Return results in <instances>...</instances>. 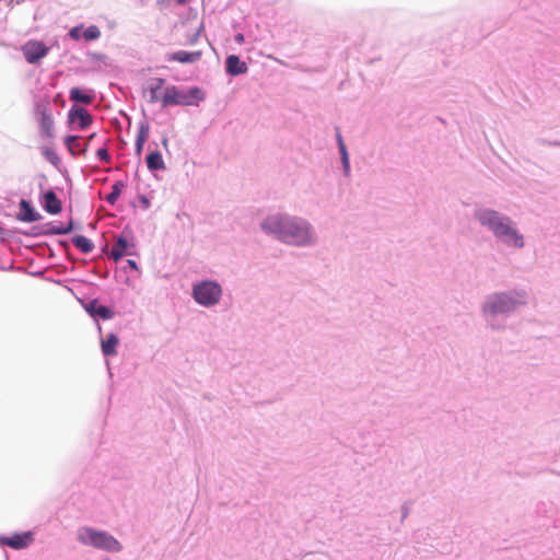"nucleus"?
<instances>
[{"mask_svg":"<svg viewBox=\"0 0 560 560\" xmlns=\"http://www.w3.org/2000/svg\"><path fill=\"white\" fill-rule=\"evenodd\" d=\"M150 136V125L143 119L138 124L137 137L135 141V154L140 156L143 152L144 144Z\"/></svg>","mask_w":560,"mask_h":560,"instance_id":"412c9836","label":"nucleus"},{"mask_svg":"<svg viewBox=\"0 0 560 560\" xmlns=\"http://www.w3.org/2000/svg\"><path fill=\"white\" fill-rule=\"evenodd\" d=\"M202 56L201 50L188 51L177 50L166 55V61H175L184 65L195 63L200 60Z\"/></svg>","mask_w":560,"mask_h":560,"instance_id":"6ab92c4d","label":"nucleus"},{"mask_svg":"<svg viewBox=\"0 0 560 560\" xmlns=\"http://www.w3.org/2000/svg\"><path fill=\"white\" fill-rule=\"evenodd\" d=\"M39 203L45 212L51 215H57L62 211V201L57 196L52 188L43 190L40 185Z\"/></svg>","mask_w":560,"mask_h":560,"instance_id":"ddd939ff","label":"nucleus"},{"mask_svg":"<svg viewBox=\"0 0 560 560\" xmlns=\"http://www.w3.org/2000/svg\"><path fill=\"white\" fill-rule=\"evenodd\" d=\"M38 124L39 136L44 139H51L55 137V122L51 114H43L36 119Z\"/></svg>","mask_w":560,"mask_h":560,"instance_id":"4be33fe9","label":"nucleus"},{"mask_svg":"<svg viewBox=\"0 0 560 560\" xmlns=\"http://www.w3.org/2000/svg\"><path fill=\"white\" fill-rule=\"evenodd\" d=\"M71 243L81 254L84 255L91 254L95 248L93 241L82 234H75L72 236Z\"/></svg>","mask_w":560,"mask_h":560,"instance_id":"393cba45","label":"nucleus"},{"mask_svg":"<svg viewBox=\"0 0 560 560\" xmlns=\"http://www.w3.org/2000/svg\"><path fill=\"white\" fill-rule=\"evenodd\" d=\"M13 229L9 230V229H4L0 225V234L3 235V236H11L13 235L14 233L12 232Z\"/></svg>","mask_w":560,"mask_h":560,"instance_id":"4c0bfd02","label":"nucleus"},{"mask_svg":"<svg viewBox=\"0 0 560 560\" xmlns=\"http://www.w3.org/2000/svg\"><path fill=\"white\" fill-rule=\"evenodd\" d=\"M40 153L47 162H49L57 170H60L61 159L57 154V152L55 151L54 148H50L48 145H43V147H40Z\"/></svg>","mask_w":560,"mask_h":560,"instance_id":"cd10ccee","label":"nucleus"},{"mask_svg":"<svg viewBox=\"0 0 560 560\" xmlns=\"http://www.w3.org/2000/svg\"><path fill=\"white\" fill-rule=\"evenodd\" d=\"M259 226L266 235L287 245L305 247L316 241L314 228L306 219L285 212L268 214Z\"/></svg>","mask_w":560,"mask_h":560,"instance_id":"f257e3e1","label":"nucleus"},{"mask_svg":"<svg viewBox=\"0 0 560 560\" xmlns=\"http://www.w3.org/2000/svg\"><path fill=\"white\" fill-rule=\"evenodd\" d=\"M167 142H168L167 137H163V139H162V144H163L165 148L167 147Z\"/></svg>","mask_w":560,"mask_h":560,"instance_id":"37998d69","label":"nucleus"},{"mask_svg":"<svg viewBox=\"0 0 560 560\" xmlns=\"http://www.w3.org/2000/svg\"><path fill=\"white\" fill-rule=\"evenodd\" d=\"M224 70L228 75L235 78L247 73L248 66L238 55L232 54L225 57Z\"/></svg>","mask_w":560,"mask_h":560,"instance_id":"dca6fc26","label":"nucleus"},{"mask_svg":"<svg viewBox=\"0 0 560 560\" xmlns=\"http://www.w3.org/2000/svg\"><path fill=\"white\" fill-rule=\"evenodd\" d=\"M68 37L72 40H84L86 43L97 40L102 33L98 26L92 24L85 26L83 23L72 26L68 32Z\"/></svg>","mask_w":560,"mask_h":560,"instance_id":"9b49d317","label":"nucleus"},{"mask_svg":"<svg viewBox=\"0 0 560 560\" xmlns=\"http://www.w3.org/2000/svg\"><path fill=\"white\" fill-rule=\"evenodd\" d=\"M119 337L116 332H108L104 338L101 339V350L105 358H112L117 354L119 346Z\"/></svg>","mask_w":560,"mask_h":560,"instance_id":"aec40b11","label":"nucleus"},{"mask_svg":"<svg viewBox=\"0 0 560 560\" xmlns=\"http://www.w3.org/2000/svg\"><path fill=\"white\" fill-rule=\"evenodd\" d=\"M125 283H126L127 285H130V280H129V278H126Z\"/></svg>","mask_w":560,"mask_h":560,"instance_id":"49530a36","label":"nucleus"},{"mask_svg":"<svg viewBox=\"0 0 560 560\" xmlns=\"http://www.w3.org/2000/svg\"><path fill=\"white\" fill-rule=\"evenodd\" d=\"M51 114L48 100H36L34 102V116L38 119L43 114Z\"/></svg>","mask_w":560,"mask_h":560,"instance_id":"c756f323","label":"nucleus"},{"mask_svg":"<svg viewBox=\"0 0 560 560\" xmlns=\"http://www.w3.org/2000/svg\"><path fill=\"white\" fill-rule=\"evenodd\" d=\"M88 57L93 62H102L104 65H107L108 57L105 54L96 52V51H89Z\"/></svg>","mask_w":560,"mask_h":560,"instance_id":"473e14b6","label":"nucleus"},{"mask_svg":"<svg viewBox=\"0 0 560 560\" xmlns=\"http://www.w3.org/2000/svg\"><path fill=\"white\" fill-rule=\"evenodd\" d=\"M222 287L217 280L203 279L192 283L191 296L203 307L215 306L222 296Z\"/></svg>","mask_w":560,"mask_h":560,"instance_id":"39448f33","label":"nucleus"},{"mask_svg":"<svg viewBox=\"0 0 560 560\" xmlns=\"http://www.w3.org/2000/svg\"><path fill=\"white\" fill-rule=\"evenodd\" d=\"M138 199H139L140 203H141V207L143 209H149L150 208L151 202H150V199L145 195L140 194L138 196Z\"/></svg>","mask_w":560,"mask_h":560,"instance_id":"f704fd0d","label":"nucleus"},{"mask_svg":"<svg viewBox=\"0 0 560 560\" xmlns=\"http://www.w3.org/2000/svg\"><path fill=\"white\" fill-rule=\"evenodd\" d=\"M407 513H408L407 508L404 505L402 506V517H406Z\"/></svg>","mask_w":560,"mask_h":560,"instance_id":"c03bdc74","label":"nucleus"},{"mask_svg":"<svg viewBox=\"0 0 560 560\" xmlns=\"http://www.w3.org/2000/svg\"><path fill=\"white\" fill-rule=\"evenodd\" d=\"M48 249H49V257H55L54 249L49 246H48Z\"/></svg>","mask_w":560,"mask_h":560,"instance_id":"a18cd8bd","label":"nucleus"},{"mask_svg":"<svg viewBox=\"0 0 560 560\" xmlns=\"http://www.w3.org/2000/svg\"><path fill=\"white\" fill-rule=\"evenodd\" d=\"M30 275L33 277H36V278H42L44 276V271L43 270L31 271Z\"/></svg>","mask_w":560,"mask_h":560,"instance_id":"ea45409f","label":"nucleus"},{"mask_svg":"<svg viewBox=\"0 0 560 560\" xmlns=\"http://www.w3.org/2000/svg\"><path fill=\"white\" fill-rule=\"evenodd\" d=\"M34 539V533L32 530L14 532L10 535H0V547L22 550L30 547Z\"/></svg>","mask_w":560,"mask_h":560,"instance_id":"1a4fd4ad","label":"nucleus"},{"mask_svg":"<svg viewBox=\"0 0 560 560\" xmlns=\"http://www.w3.org/2000/svg\"><path fill=\"white\" fill-rule=\"evenodd\" d=\"M57 243L65 249H69V247H70L69 242L67 240H58Z\"/></svg>","mask_w":560,"mask_h":560,"instance_id":"58836bf2","label":"nucleus"},{"mask_svg":"<svg viewBox=\"0 0 560 560\" xmlns=\"http://www.w3.org/2000/svg\"><path fill=\"white\" fill-rule=\"evenodd\" d=\"M188 2V0H174V3L177 5H185Z\"/></svg>","mask_w":560,"mask_h":560,"instance_id":"a19ab883","label":"nucleus"},{"mask_svg":"<svg viewBox=\"0 0 560 560\" xmlns=\"http://www.w3.org/2000/svg\"><path fill=\"white\" fill-rule=\"evenodd\" d=\"M525 303L524 294L513 292L510 294H494L485 304V312L490 314L504 313L514 310L517 305Z\"/></svg>","mask_w":560,"mask_h":560,"instance_id":"423d86ee","label":"nucleus"},{"mask_svg":"<svg viewBox=\"0 0 560 560\" xmlns=\"http://www.w3.org/2000/svg\"><path fill=\"white\" fill-rule=\"evenodd\" d=\"M50 51L43 40L30 39L22 46V52L27 63L39 65Z\"/></svg>","mask_w":560,"mask_h":560,"instance_id":"6e6552de","label":"nucleus"},{"mask_svg":"<svg viewBox=\"0 0 560 560\" xmlns=\"http://www.w3.org/2000/svg\"><path fill=\"white\" fill-rule=\"evenodd\" d=\"M174 3V0H158V5L161 9H167Z\"/></svg>","mask_w":560,"mask_h":560,"instance_id":"c9c22d12","label":"nucleus"},{"mask_svg":"<svg viewBox=\"0 0 560 560\" xmlns=\"http://www.w3.org/2000/svg\"><path fill=\"white\" fill-rule=\"evenodd\" d=\"M79 136L78 135H66L63 137V144L65 147L68 149V151L70 152L71 155H75L77 154V151H75V148H74V144L77 145L78 150L80 152H85L86 151V148H83L79 142Z\"/></svg>","mask_w":560,"mask_h":560,"instance_id":"c85d7f7f","label":"nucleus"},{"mask_svg":"<svg viewBox=\"0 0 560 560\" xmlns=\"http://www.w3.org/2000/svg\"><path fill=\"white\" fill-rule=\"evenodd\" d=\"M126 187L127 183L124 180L114 182L110 192L105 197V201L110 206H115Z\"/></svg>","mask_w":560,"mask_h":560,"instance_id":"bb28decb","label":"nucleus"},{"mask_svg":"<svg viewBox=\"0 0 560 560\" xmlns=\"http://www.w3.org/2000/svg\"><path fill=\"white\" fill-rule=\"evenodd\" d=\"M13 269V265L11 264L8 268L3 267V266H0V270H12Z\"/></svg>","mask_w":560,"mask_h":560,"instance_id":"79ce46f5","label":"nucleus"},{"mask_svg":"<svg viewBox=\"0 0 560 560\" xmlns=\"http://www.w3.org/2000/svg\"><path fill=\"white\" fill-rule=\"evenodd\" d=\"M206 100V93L202 88L191 85L186 89L168 84L165 86L161 96L162 108L171 106H199Z\"/></svg>","mask_w":560,"mask_h":560,"instance_id":"7ed1b4c3","label":"nucleus"},{"mask_svg":"<svg viewBox=\"0 0 560 560\" xmlns=\"http://www.w3.org/2000/svg\"><path fill=\"white\" fill-rule=\"evenodd\" d=\"M69 100L74 104H90L93 101V95L82 86H73L69 91Z\"/></svg>","mask_w":560,"mask_h":560,"instance_id":"b1692460","label":"nucleus"},{"mask_svg":"<svg viewBox=\"0 0 560 560\" xmlns=\"http://www.w3.org/2000/svg\"><path fill=\"white\" fill-rule=\"evenodd\" d=\"M145 164L150 172L164 171L166 168L163 155L158 149L150 150L145 156Z\"/></svg>","mask_w":560,"mask_h":560,"instance_id":"5701e85b","label":"nucleus"},{"mask_svg":"<svg viewBox=\"0 0 560 560\" xmlns=\"http://www.w3.org/2000/svg\"><path fill=\"white\" fill-rule=\"evenodd\" d=\"M93 122L90 112L83 107L72 106L68 112L67 124L70 129L86 130Z\"/></svg>","mask_w":560,"mask_h":560,"instance_id":"9d476101","label":"nucleus"},{"mask_svg":"<svg viewBox=\"0 0 560 560\" xmlns=\"http://www.w3.org/2000/svg\"><path fill=\"white\" fill-rule=\"evenodd\" d=\"M476 215L480 223L490 229L503 243L518 248L523 247V236L513 226L510 218L493 210H480Z\"/></svg>","mask_w":560,"mask_h":560,"instance_id":"f03ea898","label":"nucleus"},{"mask_svg":"<svg viewBox=\"0 0 560 560\" xmlns=\"http://www.w3.org/2000/svg\"><path fill=\"white\" fill-rule=\"evenodd\" d=\"M335 131H336V143L338 147V152H339L340 162H341V172L345 177H349L351 175L349 151L345 143L340 128L338 126L335 127Z\"/></svg>","mask_w":560,"mask_h":560,"instance_id":"f3484780","label":"nucleus"},{"mask_svg":"<svg viewBox=\"0 0 560 560\" xmlns=\"http://www.w3.org/2000/svg\"><path fill=\"white\" fill-rule=\"evenodd\" d=\"M234 42L238 45H242L245 43V35L243 33H236L234 35Z\"/></svg>","mask_w":560,"mask_h":560,"instance_id":"e433bc0d","label":"nucleus"},{"mask_svg":"<svg viewBox=\"0 0 560 560\" xmlns=\"http://www.w3.org/2000/svg\"><path fill=\"white\" fill-rule=\"evenodd\" d=\"M335 131H336V143L338 147V152H339L340 162H341V172L345 177H349L351 175L349 151L345 143L340 128L338 126L335 127Z\"/></svg>","mask_w":560,"mask_h":560,"instance_id":"a211bd4d","label":"nucleus"},{"mask_svg":"<svg viewBox=\"0 0 560 560\" xmlns=\"http://www.w3.org/2000/svg\"><path fill=\"white\" fill-rule=\"evenodd\" d=\"M13 233L22 234L27 237H40V236H54L60 235L58 221H50L44 224H35L31 226L28 230H22L19 228H14Z\"/></svg>","mask_w":560,"mask_h":560,"instance_id":"f8f14e48","label":"nucleus"},{"mask_svg":"<svg viewBox=\"0 0 560 560\" xmlns=\"http://www.w3.org/2000/svg\"><path fill=\"white\" fill-rule=\"evenodd\" d=\"M77 539L84 546L107 552H119L122 550V545L112 534L91 526L80 527Z\"/></svg>","mask_w":560,"mask_h":560,"instance_id":"20e7f679","label":"nucleus"},{"mask_svg":"<svg viewBox=\"0 0 560 560\" xmlns=\"http://www.w3.org/2000/svg\"><path fill=\"white\" fill-rule=\"evenodd\" d=\"M58 228H59V234L60 235H68L77 230L80 229V225L74 222L72 218L67 223H62L58 221Z\"/></svg>","mask_w":560,"mask_h":560,"instance_id":"7c9ffc66","label":"nucleus"},{"mask_svg":"<svg viewBox=\"0 0 560 560\" xmlns=\"http://www.w3.org/2000/svg\"><path fill=\"white\" fill-rule=\"evenodd\" d=\"M86 313L94 319V320H109L115 317V311L109 305L101 304L98 299H92L85 306H84Z\"/></svg>","mask_w":560,"mask_h":560,"instance_id":"4468645a","label":"nucleus"},{"mask_svg":"<svg viewBox=\"0 0 560 560\" xmlns=\"http://www.w3.org/2000/svg\"><path fill=\"white\" fill-rule=\"evenodd\" d=\"M15 218L21 222L35 223L40 221L43 215L36 210L31 200L22 198L19 202V212Z\"/></svg>","mask_w":560,"mask_h":560,"instance_id":"2eb2a0df","label":"nucleus"},{"mask_svg":"<svg viewBox=\"0 0 560 560\" xmlns=\"http://www.w3.org/2000/svg\"><path fill=\"white\" fill-rule=\"evenodd\" d=\"M125 256H138L136 238L129 228H125L120 232L110 252V257L115 262H118Z\"/></svg>","mask_w":560,"mask_h":560,"instance_id":"0eeeda50","label":"nucleus"},{"mask_svg":"<svg viewBox=\"0 0 560 560\" xmlns=\"http://www.w3.org/2000/svg\"><path fill=\"white\" fill-rule=\"evenodd\" d=\"M165 84L166 80L164 78H155L149 83L147 91L149 92L150 95V103L161 102L162 95L160 94V91L162 89H165Z\"/></svg>","mask_w":560,"mask_h":560,"instance_id":"a878e982","label":"nucleus"},{"mask_svg":"<svg viewBox=\"0 0 560 560\" xmlns=\"http://www.w3.org/2000/svg\"><path fill=\"white\" fill-rule=\"evenodd\" d=\"M96 158L98 161L104 163H110L112 162V155L107 148L101 147L96 150Z\"/></svg>","mask_w":560,"mask_h":560,"instance_id":"2f4dec72","label":"nucleus"},{"mask_svg":"<svg viewBox=\"0 0 560 560\" xmlns=\"http://www.w3.org/2000/svg\"><path fill=\"white\" fill-rule=\"evenodd\" d=\"M128 270L139 271V265L135 259H127L126 265L122 267V271L127 272Z\"/></svg>","mask_w":560,"mask_h":560,"instance_id":"72a5a7b5","label":"nucleus"}]
</instances>
